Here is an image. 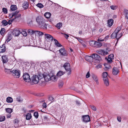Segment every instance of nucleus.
I'll return each mask as SVG.
<instances>
[{"instance_id": "52", "label": "nucleus", "mask_w": 128, "mask_h": 128, "mask_svg": "<svg viewBox=\"0 0 128 128\" xmlns=\"http://www.w3.org/2000/svg\"><path fill=\"white\" fill-rule=\"evenodd\" d=\"M36 6L40 8H42L44 6L42 4L40 3H39L37 4L36 5Z\"/></svg>"}, {"instance_id": "59", "label": "nucleus", "mask_w": 128, "mask_h": 128, "mask_svg": "<svg viewBox=\"0 0 128 128\" xmlns=\"http://www.w3.org/2000/svg\"><path fill=\"white\" fill-rule=\"evenodd\" d=\"M13 19V20H8V24H10L12 23V21L14 20Z\"/></svg>"}, {"instance_id": "3", "label": "nucleus", "mask_w": 128, "mask_h": 128, "mask_svg": "<svg viewBox=\"0 0 128 128\" xmlns=\"http://www.w3.org/2000/svg\"><path fill=\"white\" fill-rule=\"evenodd\" d=\"M92 58L94 60V62L96 63H99L100 62L101 59L100 56L97 54H92Z\"/></svg>"}, {"instance_id": "54", "label": "nucleus", "mask_w": 128, "mask_h": 128, "mask_svg": "<svg viewBox=\"0 0 128 128\" xmlns=\"http://www.w3.org/2000/svg\"><path fill=\"white\" fill-rule=\"evenodd\" d=\"M102 67V65L100 64H98L96 66V68L97 69L101 68Z\"/></svg>"}, {"instance_id": "33", "label": "nucleus", "mask_w": 128, "mask_h": 128, "mask_svg": "<svg viewBox=\"0 0 128 128\" xmlns=\"http://www.w3.org/2000/svg\"><path fill=\"white\" fill-rule=\"evenodd\" d=\"M10 8L11 10L12 11L15 10L17 9V7L16 5H11Z\"/></svg>"}, {"instance_id": "42", "label": "nucleus", "mask_w": 128, "mask_h": 128, "mask_svg": "<svg viewBox=\"0 0 128 128\" xmlns=\"http://www.w3.org/2000/svg\"><path fill=\"white\" fill-rule=\"evenodd\" d=\"M124 12L125 14L126 17L128 19V10H124Z\"/></svg>"}, {"instance_id": "6", "label": "nucleus", "mask_w": 128, "mask_h": 128, "mask_svg": "<svg viewBox=\"0 0 128 128\" xmlns=\"http://www.w3.org/2000/svg\"><path fill=\"white\" fill-rule=\"evenodd\" d=\"M22 77L24 81L26 82H29L31 80L30 76L29 74L27 73L24 74Z\"/></svg>"}, {"instance_id": "25", "label": "nucleus", "mask_w": 128, "mask_h": 128, "mask_svg": "<svg viewBox=\"0 0 128 128\" xmlns=\"http://www.w3.org/2000/svg\"><path fill=\"white\" fill-rule=\"evenodd\" d=\"M51 80L54 82L56 81L58 79V78L56 76L52 75L50 76Z\"/></svg>"}, {"instance_id": "26", "label": "nucleus", "mask_w": 128, "mask_h": 128, "mask_svg": "<svg viewBox=\"0 0 128 128\" xmlns=\"http://www.w3.org/2000/svg\"><path fill=\"white\" fill-rule=\"evenodd\" d=\"M116 34L117 39V41H118L120 38L122 36V32H117V33H116Z\"/></svg>"}, {"instance_id": "40", "label": "nucleus", "mask_w": 128, "mask_h": 128, "mask_svg": "<svg viewBox=\"0 0 128 128\" xmlns=\"http://www.w3.org/2000/svg\"><path fill=\"white\" fill-rule=\"evenodd\" d=\"M35 31L33 30L30 29L28 30V33L30 34H34L35 33Z\"/></svg>"}, {"instance_id": "9", "label": "nucleus", "mask_w": 128, "mask_h": 128, "mask_svg": "<svg viewBox=\"0 0 128 128\" xmlns=\"http://www.w3.org/2000/svg\"><path fill=\"white\" fill-rule=\"evenodd\" d=\"M59 51L62 55L66 56L68 55L67 52L64 48H61Z\"/></svg>"}, {"instance_id": "1", "label": "nucleus", "mask_w": 128, "mask_h": 128, "mask_svg": "<svg viewBox=\"0 0 128 128\" xmlns=\"http://www.w3.org/2000/svg\"><path fill=\"white\" fill-rule=\"evenodd\" d=\"M43 77V74L40 73L38 76L34 75L31 78V80L32 82L35 84H37L39 82L40 84H42V81H40L41 80V78Z\"/></svg>"}, {"instance_id": "36", "label": "nucleus", "mask_w": 128, "mask_h": 128, "mask_svg": "<svg viewBox=\"0 0 128 128\" xmlns=\"http://www.w3.org/2000/svg\"><path fill=\"white\" fill-rule=\"evenodd\" d=\"M51 15V14L50 12L46 13L44 14V16L47 18H49Z\"/></svg>"}, {"instance_id": "31", "label": "nucleus", "mask_w": 128, "mask_h": 128, "mask_svg": "<svg viewBox=\"0 0 128 128\" xmlns=\"http://www.w3.org/2000/svg\"><path fill=\"white\" fill-rule=\"evenodd\" d=\"M64 74V72L62 71H60L58 72L56 74V75L60 77L61 76Z\"/></svg>"}, {"instance_id": "55", "label": "nucleus", "mask_w": 128, "mask_h": 128, "mask_svg": "<svg viewBox=\"0 0 128 128\" xmlns=\"http://www.w3.org/2000/svg\"><path fill=\"white\" fill-rule=\"evenodd\" d=\"M90 107L94 111H96V107L93 106H90Z\"/></svg>"}, {"instance_id": "18", "label": "nucleus", "mask_w": 128, "mask_h": 128, "mask_svg": "<svg viewBox=\"0 0 128 128\" xmlns=\"http://www.w3.org/2000/svg\"><path fill=\"white\" fill-rule=\"evenodd\" d=\"M102 46V43L95 41V44L94 47L96 48H99Z\"/></svg>"}, {"instance_id": "46", "label": "nucleus", "mask_w": 128, "mask_h": 128, "mask_svg": "<svg viewBox=\"0 0 128 128\" xmlns=\"http://www.w3.org/2000/svg\"><path fill=\"white\" fill-rule=\"evenodd\" d=\"M5 29L4 28H3L1 29L0 31V33L2 35H3L4 34L5 32Z\"/></svg>"}, {"instance_id": "64", "label": "nucleus", "mask_w": 128, "mask_h": 128, "mask_svg": "<svg viewBox=\"0 0 128 128\" xmlns=\"http://www.w3.org/2000/svg\"><path fill=\"white\" fill-rule=\"evenodd\" d=\"M109 38V36H107L105 37H104V40L106 41V40Z\"/></svg>"}, {"instance_id": "2", "label": "nucleus", "mask_w": 128, "mask_h": 128, "mask_svg": "<svg viewBox=\"0 0 128 128\" xmlns=\"http://www.w3.org/2000/svg\"><path fill=\"white\" fill-rule=\"evenodd\" d=\"M41 80L40 81H42V84L44 85L45 84V82H48L51 80L50 76L49 75H44L43 77L41 78Z\"/></svg>"}, {"instance_id": "62", "label": "nucleus", "mask_w": 128, "mask_h": 128, "mask_svg": "<svg viewBox=\"0 0 128 128\" xmlns=\"http://www.w3.org/2000/svg\"><path fill=\"white\" fill-rule=\"evenodd\" d=\"M54 99V98L52 96H50L48 98V99L50 101H52Z\"/></svg>"}, {"instance_id": "23", "label": "nucleus", "mask_w": 128, "mask_h": 128, "mask_svg": "<svg viewBox=\"0 0 128 128\" xmlns=\"http://www.w3.org/2000/svg\"><path fill=\"white\" fill-rule=\"evenodd\" d=\"M28 3L27 2H24L22 6L24 9H26L28 8Z\"/></svg>"}, {"instance_id": "22", "label": "nucleus", "mask_w": 128, "mask_h": 128, "mask_svg": "<svg viewBox=\"0 0 128 128\" xmlns=\"http://www.w3.org/2000/svg\"><path fill=\"white\" fill-rule=\"evenodd\" d=\"M6 50L4 44H3L2 46L0 47V51L1 52H4Z\"/></svg>"}, {"instance_id": "14", "label": "nucleus", "mask_w": 128, "mask_h": 128, "mask_svg": "<svg viewBox=\"0 0 128 128\" xmlns=\"http://www.w3.org/2000/svg\"><path fill=\"white\" fill-rule=\"evenodd\" d=\"M119 72V70L116 68L114 67L112 69V73L114 75H116Z\"/></svg>"}, {"instance_id": "39", "label": "nucleus", "mask_w": 128, "mask_h": 128, "mask_svg": "<svg viewBox=\"0 0 128 128\" xmlns=\"http://www.w3.org/2000/svg\"><path fill=\"white\" fill-rule=\"evenodd\" d=\"M19 10H16L14 13L12 14H11L12 16L11 18H12L13 16H15L16 15H18V14L19 12Z\"/></svg>"}, {"instance_id": "53", "label": "nucleus", "mask_w": 128, "mask_h": 128, "mask_svg": "<svg viewBox=\"0 0 128 128\" xmlns=\"http://www.w3.org/2000/svg\"><path fill=\"white\" fill-rule=\"evenodd\" d=\"M103 52V50H99L97 51V52L98 53L101 54L102 55Z\"/></svg>"}, {"instance_id": "10", "label": "nucleus", "mask_w": 128, "mask_h": 128, "mask_svg": "<svg viewBox=\"0 0 128 128\" xmlns=\"http://www.w3.org/2000/svg\"><path fill=\"white\" fill-rule=\"evenodd\" d=\"M82 119L83 121L86 122L89 121L90 120V116L88 115L83 116Z\"/></svg>"}, {"instance_id": "15", "label": "nucleus", "mask_w": 128, "mask_h": 128, "mask_svg": "<svg viewBox=\"0 0 128 128\" xmlns=\"http://www.w3.org/2000/svg\"><path fill=\"white\" fill-rule=\"evenodd\" d=\"M44 36L45 38L48 39L52 41L53 40V36L50 34H44Z\"/></svg>"}, {"instance_id": "21", "label": "nucleus", "mask_w": 128, "mask_h": 128, "mask_svg": "<svg viewBox=\"0 0 128 128\" xmlns=\"http://www.w3.org/2000/svg\"><path fill=\"white\" fill-rule=\"evenodd\" d=\"M3 62L4 63H6L8 61V59L6 56H2Z\"/></svg>"}, {"instance_id": "37", "label": "nucleus", "mask_w": 128, "mask_h": 128, "mask_svg": "<svg viewBox=\"0 0 128 128\" xmlns=\"http://www.w3.org/2000/svg\"><path fill=\"white\" fill-rule=\"evenodd\" d=\"M116 34V33L114 32L111 35V38H117V36Z\"/></svg>"}, {"instance_id": "28", "label": "nucleus", "mask_w": 128, "mask_h": 128, "mask_svg": "<svg viewBox=\"0 0 128 128\" xmlns=\"http://www.w3.org/2000/svg\"><path fill=\"white\" fill-rule=\"evenodd\" d=\"M121 28L122 27L121 26H119L116 28L114 32L116 33H117V32H122L121 31Z\"/></svg>"}, {"instance_id": "50", "label": "nucleus", "mask_w": 128, "mask_h": 128, "mask_svg": "<svg viewBox=\"0 0 128 128\" xmlns=\"http://www.w3.org/2000/svg\"><path fill=\"white\" fill-rule=\"evenodd\" d=\"M104 66L105 67V68H104L105 70L109 69L110 67L109 65L108 64H104Z\"/></svg>"}, {"instance_id": "43", "label": "nucleus", "mask_w": 128, "mask_h": 128, "mask_svg": "<svg viewBox=\"0 0 128 128\" xmlns=\"http://www.w3.org/2000/svg\"><path fill=\"white\" fill-rule=\"evenodd\" d=\"M21 33L24 36H27V32L24 30H22L21 32Z\"/></svg>"}, {"instance_id": "34", "label": "nucleus", "mask_w": 128, "mask_h": 128, "mask_svg": "<svg viewBox=\"0 0 128 128\" xmlns=\"http://www.w3.org/2000/svg\"><path fill=\"white\" fill-rule=\"evenodd\" d=\"M1 23H2V25L4 26H6L8 24V22L6 20H2Z\"/></svg>"}, {"instance_id": "5", "label": "nucleus", "mask_w": 128, "mask_h": 128, "mask_svg": "<svg viewBox=\"0 0 128 128\" xmlns=\"http://www.w3.org/2000/svg\"><path fill=\"white\" fill-rule=\"evenodd\" d=\"M64 67L65 70L67 71H69L68 72V74H71V69L70 66V64L68 63H66L64 66Z\"/></svg>"}, {"instance_id": "29", "label": "nucleus", "mask_w": 128, "mask_h": 128, "mask_svg": "<svg viewBox=\"0 0 128 128\" xmlns=\"http://www.w3.org/2000/svg\"><path fill=\"white\" fill-rule=\"evenodd\" d=\"M4 71L7 74H12V71L10 70V69L5 68H4Z\"/></svg>"}, {"instance_id": "32", "label": "nucleus", "mask_w": 128, "mask_h": 128, "mask_svg": "<svg viewBox=\"0 0 128 128\" xmlns=\"http://www.w3.org/2000/svg\"><path fill=\"white\" fill-rule=\"evenodd\" d=\"M34 33L38 35L39 36H42L44 34L42 32L37 30L35 31Z\"/></svg>"}, {"instance_id": "24", "label": "nucleus", "mask_w": 128, "mask_h": 128, "mask_svg": "<svg viewBox=\"0 0 128 128\" xmlns=\"http://www.w3.org/2000/svg\"><path fill=\"white\" fill-rule=\"evenodd\" d=\"M6 101L8 103H12L13 101V99L11 97L8 96L6 98Z\"/></svg>"}, {"instance_id": "47", "label": "nucleus", "mask_w": 128, "mask_h": 128, "mask_svg": "<svg viewBox=\"0 0 128 128\" xmlns=\"http://www.w3.org/2000/svg\"><path fill=\"white\" fill-rule=\"evenodd\" d=\"M62 26V23H59L56 26V27L60 29L61 27Z\"/></svg>"}, {"instance_id": "51", "label": "nucleus", "mask_w": 128, "mask_h": 128, "mask_svg": "<svg viewBox=\"0 0 128 128\" xmlns=\"http://www.w3.org/2000/svg\"><path fill=\"white\" fill-rule=\"evenodd\" d=\"M34 116L36 118H38V113L37 112H35L34 113Z\"/></svg>"}, {"instance_id": "17", "label": "nucleus", "mask_w": 128, "mask_h": 128, "mask_svg": "<svg viewBox=\"0 0 128 128\" xmlns=\"http://www.w3.org/2000/svg\"><path fill=\"white\" fill-rule=\"evenodd\" d=\"M114 21L112 19H110L108 20L107 22V24L108 26L111 27L113 24Z\"/></svg>"}, {"instance_id": "35", "label": "nucleus", "mask_w": 128, "mask_h": 128, "mask_svg": "<svg viewBox=\"0 0 128 128\" xmlns=\"http://www.w3.org/2000/svg\"><path fill=\"white\" fill-rule=\"evenodd\" d=\"M95 41L94 40H90L89 42V44L90 46L94 47L95 44Z\"/></svg>"}, {"instance_id": "56", "label": "nucleus", "mask_w": 128, "mask_h": 128, "mask_svg": "<svg viewBox=\"0 0 128 128\" xmlns=\"http://www.w3.org/2000/svg\"><path fill=\"white\" fill-rule=\"evenodd\" d=\"M117 120L119 122H120L121 121V117L120 116H118L117 117Z\"/></svg>"}, {"instance_id": "61", "label": "nucleus", "mask_w": 128, "mask_h": 128, "mask_svg": "<svg viewBox=\"0 0 128 128\" xmlns=\"http://www.w3.org/2000/svg\"><path fill=\"white\" fill-rule=\"evenodd\" d=\"M74 38H76L79 41V42H80V43H82L83 41L82 40H81V39H80V38H78L76 37H75Z\"/></svg>"}, {"instance_id": "58", "label": "nucleus", "mask_w": 128, "mask_h": 128, "mask_svg": "<svg viewBox=\"0 0 128 128\" xmlns=\"http://www.w3.org/2000/svg\"><path fill=\"white\" fill-rule=\"evenodd\" d=\"M21 16V15L20 14H18V15H16L15 16H15V18H13V20H14L15 19L19 17H20Z\"/></svg>"}, {"instance_id": "27", "label": "nucleus", "mask_w": 128, "mask_h": 128, "mask_svg": "<svg viewBox=\"0 0 128 128\" xmlns=\"http://www.w3.org/2000/svg\"><path fill=\"white\" fill-rule=\"evenodd\" d=\"M26 120H30L32 117L31 113L29 112L26 115Z\"/></svg>"}, {"instance_id": "19", "label": "nucleus", "mask_w": 128, "mask_h": 128, "mask_svg": "<svg viewBox=\"0 0 128 128\" xmlns=\"http://www.w3.org/2000/svg\"><path fill=\"white\" fill-rule=\"evenodd\" d=\"M54 44L57 46L60 47L62 46V45L59 43L58 40L55 39H54Z\"/></svg>"}, {"instance_id": "4", "label": "nucleus", "mask_w": 128, "mask_h": 128, "mask_svg": "<svg viewBox=\"0 0 128 128\" xmlns=\"http://www.w3.org/2000/svg\"><path fill=\"white\" fill-rule=\"evenodd\" d=\"M12 74L14 78H18L20 76V71L18 70H13Z\"/></svg>"}, {"instance_id": "60", "label": "nucleus", "mask_w": 128, "mask_h": 128, "mask_svg": "<svg viewBox=\"0 0 128 128\" xmlns=\"http://www.w3.org/2000/svg\"><path fill=\"white\" fill-rule=\"evenodd\" d=\"M63 84V83L62 82H61L59 83V86L60 88H61Z\"/></svg>"}, {"instance_id": "30", "label": "nucleus", "mask_w": 128, "mask_h": 128, "mask_svg": "<svg viewBox=\"0 0 128 128\" xmlns=\"http://www.w3.org/2000/svg\"><path fill=\"white\" fill-rule=\"evenodd\" d=\"M97 40L98 42H102L104 41V35L100 36L98 38Z\"/></svg>"}, {"instance_id": "45", "label": "nucleus", "mask_w": 128, "mask_h": 128, "mask_svg": "<svg viewBox=\"0 0 128 128\" xmlns=\"http://www.w3.org/2000/svg\"><path fill=\"white\" fill-rule=\"evenodd\" d=\"M108 54V51L107 50H103L102 55H106Z\"/></svg>"}, {"instance_id": "12", "label": "nucleus", "mask_w": 128, "mask_h": 128, "mask_svg": "<svg viewBox=\"0 0 128 128\" xmlns=\"http://www.w3.org/2000/svg\"><path fill=\"white\" fill-rule=\"evenodd\" d=\"M92 77L93 80L96 82V84L98 85L99 82L98 81V78L97 76L94 74H92Z\"/></svg>"}, {"instance_id": "49", "label": "nucleus", "mask_w": 128, "mask_h": 128, "mask_svg": "<svg viewBox=\"0 0 128 128\" xmlns=\"http://www.w3.org/2000/svg\"><path fill=\"white\" fill-rule=\"evenodd\" d=\"M2 12L4 14H7L8 13V10L6 8H4L2 9Z\"/></svg>"}, {"instance_id": "44", "label": "nucleus", "mask_w": 128, "mask_h": 128, "mask_svg": "<svg viewBox=\"0 0 128 128\" xmlns=\"http://www.w3.org/2000/svg\"><path fill=\"white\" fill-rule=\"evenodd\" d=\"M5 117L4 116H0V122H2L5 120Z\"/></svg>"}, {"instance_id": "13", "label": "nucleus", "mask_w": 128, "mask_h": 128, "mask_svg": "<svg viewBox=\"0 0 128 128\" xmlns=\"http://www.w3.org/2000/svg\"><path fill=\"white\" fill-rule=\"evenodd\" d=\"M20 33V31L17 30H14L12 32L13 34L15 36H18Z\"/></svg>"}, {"instance_id": "11", "label": "nucleus", "mask_w": 128, "mask_h": 128, "mask_svg": "<svg viewBox=\"0 0 128 128\" xmlns=\"http://www.w3.org/2000/svg\"><path fill=\"white\" fill-rule=\"evenodd\" d=\"M114 59V56L113 54H111L109 55L108 58L107 59L108 62L111 63L112 62V59Z\"/></svg>"}, {"instance_id": "8", "label": "nucleus", "mask_w": 128, "mask_h": 128, "mask_svg": "<svg viewBox=\"0 0 128 128\" xmlns=\"http://www.w3.org/2000/svg\"><path fill=\"white\" fill-rule=\"evenodd\" d=\"M84 58L86 61L89 62H92L93 61L92 54L90 56H86L84 57Z\"/></svg>"}, {"instance_id": "7", "label": "nucleus", "mask_w": 128, "mask_h": 128, "mask_svg": "<svg viewBox=\"0 0 128 128\" xmlns=\"http://www.w3.org/2000/svg\"><path fill=\"white\" fill-rule=\"evenodd\" d=\"M36 21L38 24L40 25L44 23L45 22V20L42 17L39 16L36 18Z\"/></svg>"}, {"instance_id": "63", "label": "nucleus", "mask_w": 128, "mask_h": 128, "mask_svg": "<svg viewBox=\"0 0 128 128\" xmlns=\"http://www.w3.org/2000/svg\"><path fill=\"white\" fill-rule=\"evenodd\" d=\"M11 38H11L10 37V36H8L6 40V41L7 42H9V41H10V40H11Z\"/></svg>"}, {"instance_id": "20", "label": "nucleus", "mask_w": 128, "mask_h": 128, "mask_svg": "<svg viewBox=\"0 0 128 128\" xmlns=\"http://www.w3.org/2000/svg\"><path fill=\"white\" fill-rule=\"evenodd\" d=\"M40 25V27L41 28L44 29H47V25L45 22L42 23V24H41Z\"/></svg>"}, {"instance_id": "38", "label": "nucleus", "mask_w": 128, "mask_h": 128, "mask_svg": "<svg viewBox=\"0 0 128 128\" xmlns=\"http://www.w3.org/2000/svg\"><path fill=\"white\" fill-rule=\"evenodd\" d=\"M108 75L107 73L106 72H104L102 74V76L103 78V79L105 78H108L107 77Z\"/></svg>"}, {"instance_id": "41", "label": "nucleus", "mask_w": 128, "mask_h": 128, "mask_svg": "<svg viewBox=\"0 0 128 128\" xmlns=\"http://www.w3.org/2000/svg\"><path fill=\"white\" fill-rule=\"evenodd\" d=\"M6 110L7 112L9 114L11 113L12 112V110L10 108H6Z\"/></svg>"}, {"instance_id": "57", "label": "nucleus", "mask_w": 128, "mask_h": 128, "mask_svg": "<svg viewBox=\"0 0 128 128\" xmlns=\"http://www.w3.org/2000/svg\"><path fill=\"white\" fill-rule=\"evenodd\" d=\"M90 73L89 72H87L86 75V78H88L90 77Z\"/></svg>"}, {"instance_id": "48", "label": "nucleus", "mask_w": 128, "mask_h": 128, "mask_svg": "<svg viewBox=\"0 0 128 128\" xmlns=\"http://www.w3.org/2000/svg\"><path fill=\"white\" fill-rule=\"evenodd\" d=\"M111 8L113 10H116L117 8V6H116L112 5L110 6Z\"/></svg>"}, {"instance_id": "16", "label": "nucleus", "mask_w": 128, "mask_h": 128, "mask_svg": "<svg viewBox=\"0 0 128 128\" xmlns=\"http://www.w3.org/2000/svg\"><path fill=\"white\" fill-rule=\"evenodd\" d=\"M103 81L105 85L108 86L109 85V82L108 78H105L103 79Z\"/></svg>"}]
</instances>
